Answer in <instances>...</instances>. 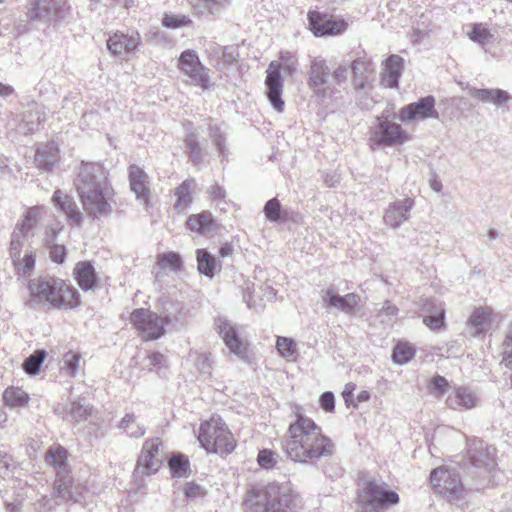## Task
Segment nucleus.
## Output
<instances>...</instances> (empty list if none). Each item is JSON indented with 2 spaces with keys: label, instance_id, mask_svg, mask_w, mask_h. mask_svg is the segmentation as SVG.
Returning <instances> with one entry per match:
<instances>
[{
  "label": "nucleus",
  "instance_id": "f257e3e1",
  "mask_svg": "<svg viewBox=\"0 0 512 512\" xmlns=\"http://www.w3.org/2000/svg\"><path fill=\"white\" fill-rule=\"evenodd\" d=\"M334 443L325 436L320 426L312 419L297 414L294 422L290 423L284 441V451L293 461L311 463L322 457L331 456Z\"/></svg>",
  "mask_w": 512,
  "mask_h": 512
},
{
  "label": "nucleus",
  "instance_id": "f03ea898",
  "mask_svg": "<svg viewBox=\"0 0 512 512\" xmlns=\"http://www.w3.org/2000/svg\"><path fill=\"white\" fill-rule=\"evenodd\" d=\"M77 192L83 209L97 218L111 212V191L104 167L97 162H82L76 178Z\"/></svg>",
  "mask_w": 512,
  "mask_h": 512
},
{
  "label": "nucleus",
  "instance_id": "7ed1b4c3",
  "mask_svg": "<svg viewBox=\"0 0 512 512\" xmlns=\"http://www.w3.org/2000/svg\"><path fill=\"white\" fill-rule=\"evenodd\" d=\"M29 301L58 309H72L79 305V294L64 280L55 277H41L28 284Z\"/></svg>",
  "mask_w": 512,
  "mask_h": 512
},
{
  "label": "nucleus",
  "instance_id": "20e7f679",
  "mask_svg": "<svg viewBox=\"0 0 512 512\" xmlns=\"http://www.w3.org/2000/svg\"><path fill=\"white\" fill-rule=\"evenodd\" d=\"M45 461L56 471L54 495L63 503L86 505L90 499V493L81 484H75L69 476L70 469L66 449L61 446L51 447L46 453Z\"/></svg>",
  "mask_w": 512,
  "mask_h": 512
},
{
  "label": "nucleus",
  "instance_id": "39448f33",
  "mask_svg": "<svg viewBox=\"0 0 512 512\" xmlns=\"http://www.w3.org/2000/svg\"><path fill=\"white\" fill-rule=\"evenodd\" d=\"M296 500L297 495L289 483H270L254 487L250 491L247 503L259 507L261 512H290L296 505Z\"/></svg>",
  "mask_w": 512,
  "mask_h": 512
},
{
  "label": "nucleus",
  "instance_id": "423d86ee",
  "mask_svg": "<svg viewBox=\"0 0 512 512\" xmlns=\"http://www.w3.org/2000/svg\"><path fill=\"white\" fill-rule=\"evenodd\" d=\"M197 439L207 453L227 455L236 447V440L219 416H212L200 424Z\"/></svg>",
  "mask_w": 512,
  "mask_h": 512
},
{
  "label": "nucleus",
  "instance_id": "0eeeda50",
  "mask_svg": "<svg viewBox=\"0 0 512 512\" xmlns=\"http://www.w3.org/2000/svg\"><path fill=\"white\" fill-rule=\"evenodd\" d=\"M399 501V495L389 490L382 480L367 478L358 483L359 512H381L389 506L397 505Z\"/></svg>",
  "mask_w": 512,
  "mask_h": 512
},
{
  "label": "nucleus",
  "instance_id": "6e6552de",
  "mask_svg": "<svg viewBox=\"0 0 512 512\" xmlns=\"http://www.w3.org/2000/svg\"><path fill=\"white\" fill-rule=\"evenodd\" d=\"M280 61H271L266 69L264 81L265 95L275 111L281 113L284 111L285 102L282 99L284 81L281 75L282 69L292 75L297 70V61L293 56L285 57L281 55Z\"/></svg>",
  "mask_w": 512,
  "mask_h": 512
},
{
  "label": "nucleus",
  "instance_id": "1a4fd4ad",
  "mask_svg": "<svg viewBox=\"0 0 512 512\" xmlns=\"http://www.w3.org/2000/svg\"><path fill=\"white\" fill-rule=\"evenodd\" d=\"M168 314L158 316L149 309H135L130 315V322L142 339L155 340L165 333V325L171 322Z\"/></svg>",
  "mask_w": 512,
  "mask_h": 512
},
{
  "label": "nucleus",
  "instance_id": "9d476101",
  "mask_svg": "<svg viewBox=\"0 0 512 512\" xmlns=\"http://www.w3.org/2000/svg\"><path fill=\"white\" fill-rule=\"evenodd\" d=\"M408 140L409 135L400 124L383 116L377 117L376 123L370 128L369 145L373 150L403 144Z\"/></svg>",
  "mask_w": 512,
  "mask_h": 512
},
{
  "label": "nucleus",
  "instance_id": "9b49d317",
  "mask_svg": "<svg viewBox=\"0 0 512 512\" xmlns=\"http://www.w3.org/2000/svg\"><path fill=\"white\" fill-rule=\"evenodd\" d=\"M164 460L162 441L159 438L147 439L137 459L134 470L135 478H143L156 473Z\"/></svg>",
  "mask_w": 512,
  "mask_h": 512
},
{
  "label": "nucleus",
  "instance_id": "f8f14e48",
  "mask_svg": "<svg viewBox=\"0 0 512 512\" xmlns=\"http://www.w3.org/2000/svg\"><path fill=\"white\" fill-rule=\"evenodd\" d=\"M70 6L63 0H31L27 6V17L31 21L49 23L66 19Z\"/></svg>",
  "mask_w": 512,
  "mask_h": 512
},
{
  "label": "nucleus",
  "instance_id": "ddd939ff",
  "mask_svg": "<svg viewBox=\"0 0 512 512\" xmlns=\"http://www.w3.org/2000/svg\"><path fill=\"white\" fill-rule=\"evenodd\" d=\"M177 67L180 72L189 78V82L202 89H209L213 83L210 78V70L205 67L196 51L187 49L178 58Z\"/></svg>",
  "mask_w": 512,
  "mask_h": 512
},
{
  "label": "nucleus",
  "instance_id": "4468645a",
  "mask_svg": "<svg viewBox=\"0 0 512 512\" xmlns=\"http://www.w3.org/2000/svg\"><path fill=\"white\" fill-rule=\"evenodd\" d=\"M430 481L450 500H461L465 497V490L460 482L459 475L454 470L447 467L436 468L431 472Z\"/></svg>",
  "mask_w": 512,
  "mask_h": 512
},
{
  "label": "nucleus",
  "instance_id": "2eb2a0df",
  "mask_svg": "<svg viewBox=\"0 0 512 512\" xmlns=\"http://www.w3.org/2000/svg\"><path fill=\"white\" fill-rule=\"evenodd\" d=\"M329 75L330 69L324 59L316 57L311 60L307 84L313 94L322 101L332 95V90L328 86Z\"/></svg>",
  "mask_w": 512,
  "mask_h": 512
},
{
  "label": "nucleus",
  "instance_id": "dca6fc26",
  "mask_svg": "<svg viewBox=\"0 0 512 512\" xmlns=\"http://www.w3.org/2000/svg\"><path fill=\"white\" fill-rule=\"evenodd\" d=\"M215 326L229 351L244 359L247 354V343L240 337L237 326L224 317H217Z\"/></svg>",
  "mask_w": 512,
  "mask_h": 512
},
{
  "label": "nucleus",
  "instance_id": "f3484780",
  "mask_svg": "<svg viewBox=\"0 0 512 512\" xmlns=\"http://www.w3.org/2000/svg\"><path fill=\"white\" fill-rule=\"evenodd\" d=\"M308 21L311 31L317 37L334 36L344 32L348 27L343 19H335L317 11L308 13Z\"/></svg>",
  "mask_w": 512,
  "mask_h": 512
},
{
  "label": "nucleus",
  "instance_id": "a211bd4d",
  "mask_svg": "<svg viewBox=\"0 0 512 512\" xmlns=\"http://www.w3.org/2000/svg\"><path fill=\"white\" fill-rule=\"evenodd\" d=\"M468 456L471 463L485 474H491L495 468V448L484 445L479 439L474 438L468 444Z\"/></svg>",
  "mask_w": 512,
  "mask_h": 512
},
{
  "label": "nucleus",
  "instance_id": "6ab92c4d",
  "mask_svg": "<svg viewBox=\"0 0 512 512\" xmlns=\"http://www.w3.org/2000/svg\"><path fill=\"white\" fill-rule=\"evenodd\" d=\"M399 118L403 122L422 121L428 118L438 119L439 114L435 109L434 97L427 96L415 103L406 105L400 109Z\"/></svg>",
  "mask_w": 512,
  "mask_h": 512
},
{
  "label": "nucleus",
  "instance_id": "aec40b11",
  "mask_svg": "<svg viewBox=\"0 0 512 512\" xmlns=\"http://www.w3.org/2000/svg\"><path fill=\"white\" fill-rule=\"evenodd\" d=\"M322 300L327 308L336 309L346 314H353L358 310L360 297L355 293H348L342 296L330 288L322 291Z\"/></svg>",
  "mask_w": 512,
  "mask_h": 512
},
{
  "label": "nucleus",
  "instance_id": "412c9836",
  "mask_svg": "<svg viewBox=\"0 0 512 512\" xmlns=\"http://www.w3.org/2000/svg\"><path fill=\"white\" fill-rule=\"evenodd\" d=\"M413 206L414 201L409 198L391 203L385 211L384 223L391 228H398L409 219Z\"/></svg>",
  "mask_w": 512,
  "mask_h": 512
},
{
  "label": "nucleus",
  "instance_id": "4be33fe9",
  "mask_svg": "<svg viewBox=\"0 0 512 512\" xmlns=\"http://www.w3.org/2000/svg\"><path fill=\"white\" fill-rule=\"evenodd\" d=\"M352 84L356 89L365 90L369 86V78L375 71L373 62L366 57L356 58L351 63Z\"/></svg>",
  "mask_w": 512,
  "mask_h": 512
},
{
  "label": "nucleus",
  "instance_id": "5701e85b",
  "mask_svg": "<svg viewBox=\"0 0 512 512\" xmlns=\"http://www.w3.org/2000/svg\"><path fill=\"white\" fill-rule=\"evenodd\" d=\"M140 43L138 33L126 35L121 32L115 33L107 40L108 50L114 55L128 54L136 50Z\"/></svg>",
  "mask_w": 512,
  "mask_h": 512
},
{
  "label": "nucleus",
  "instance_id": "b1692460",
  "mask_svg": "<svg viewBox=\"0 0 512 512\" xmlns=\"http://www.w3.org/2000/svg\"><path fill=\"white\" fill-rule=\"evenodd\" d=\"M129 182L131 191L135 194L136 198L147 204L150 194L148 176L137 165H131L129 167Z\"/></svg>",
  "mask_w": 512,
  "mask_h": 512
},
{
  "label": "nucleus",
  "instance_id": "393cba45",
  "mask_svg": "<svg viewBox=\"0 0 512 512\" xmlns=\"http://www.w3.org/2000/svg\"><path fill=\"white\" fill-rule=\"evenodd\" d=\"M447 405L455 410L472 409L479 403V398L471 389L463 386L454 387L447 398Z\"/></svg>",
  "mask_w": 512,
  "mask_h": 512
},
{
  "label": "nucleus",
  "instance_id": "a878e982",
  "mask_svg": "<svg viewBox=\"0 0 512 512\" xmlns=\"http://www.w3.org/2000/svg\"><path fill=\"white\" fill-rule=\"evenodd\" d=\"M73 276L84 291L93 290L97 286L98 277L90 261L78 262L73 269Z\"/></svg>",
  "mask_w": 512,
  "mask_h": 512
},
{
  "label": "nucleus",
  "instance_id": "bb28decb",
  "mask_svg": "<svg viewBox=\"0 0 512 512\" xmlns=\"http://www.w3.org/2000/svg\"><path fill=\"white\" fill-rule=\"evenodd\" d=\"M186 226L191 232L207 236L216 232L218 224L212 217L210 212H201L192 214L186 221Z\"/></svg>",
  "mask_w": 512,
  "mask_h": 512
},
{
  "label": "nucleus",
  "instance_id": "cd10ccee",
  "mask_svg": "<svg viewBox=\"0 0 512 512\" xmlns=\"http://www.w3.org/2000/svg\"><path fill=\"white\" fill-rule=\"evenodd\" d=\"M496 314L490 307H477L469 316L468 323L475 329L474 336L486 333L495 322Z\"/></svg>",
  "mask_w": 512,
  "mask_h": 512
},
{
  "label": "nucleus",
  "instance_id": "c85d7f7f",
  "mask_svg": "<svg viewBox=\"0 0 512 512\" xmlns=\"http://www.w3.org/2000/svg\"><path fill=\"white\" fill-rule=\"evenodd\" d=\"M59 160L58 145L51 141L38 147L34 162L41 171H49Z\"/></svg>",
  "mask_w": 512,
  "mask_h": 512
},
{
  "label": "nucleus",
  "instance_id": "c756f323",
  "mask_svg": "<svg viewBox=\"0 0 512 512\" xmlns=\"http://www.w3.org/2000/svg\"><path fill=\"white\" fill-rule=\"evenodd\" d=\"M403 59L398 55L389 56L385 63L382 74V83L386 87L396 88L403 70Z\"/></svg>",
  "mask_w": 512,
  "mask_h": 512
},
{
  "label": "nucleus",
  "instance_id": "7c9ffc66",
  "mask_svg": "<svg viewBox=\"0 0 512 512\" xmlns=\"http://www.w3.org/2000/svg\"><path fill=\"white\" fill-rule=\"evenodd\" d=\"M424 311L429 312L430 315L425 316L423 319L424 324L431 330L439 329L444 324L445 308L444 304L432 299H425L422 304Z\"/></svg>",
  "mask_w": 512,
  "mask_h": 512
},
{
  "label": "nucleus",
  "instance_id": "2f4dec72",
  "mask_svg": "<svg viewBox=\"0 0 512 512\" xmlns=\"http://www.w3.org/2000/svg\"><path fill=\"white\" fill-rule=\"evenodd\" d=\"M52 200L55 206H57L59 210L66 215L68 220L77 225L81 223L82 215L71 197L64 194L61 190H56L53 194Z\"/></svg>",
  "mask_w": 512,
  "mask_h": 512
},
{
  "label": "nucleus",
  "instance_id": "473e14b6",
  "mask_svg": "<svg viewBox=\"0 0 512 512\" xmlns=\"http://www.w3.org/2000/svg\"><path fill=\"white\" fill-rule=\"evenodd\" d=\"M467 92L471 97L484 103H492L495 105H501L510 99V95L501 89H477L475 87H468Z\"/></svg>",
  "mask_w": 512,
  "mask_h": 512
},
{
  "label": "nucleus",
  "instance_id": "72a5a7b5",
  "mask_svg": "<svg viewBox=\"0 0 512 512\" xmlns=\"http://www.w3.org/2000/svg\"><path fill=\"white\" fill-rule=\"evenodd\" d=\"M197 268L200 274L213 278L221 269V262L206 249L196 250Z\"/></svg>",
  "mask_w": 512,
  "mask_h": 512
},
{
  "label": "nucleus",
  "instance_id": "f704fd0d",
  "mask_svg": "<svg viewBox=\"0 0 512 512\" xmlns=\"http://www.w3.org/2000/svg\"><path fill=\"white\" fill-rule=\"evenodd\" d=\"M196 187V182L193 179L185 180L175 190L176 202L175 208L179 211L186 210L190 207L193 201V191Z\"/></svg>",
  "mask_w": 512,
  "mask_h": 512
},
{
  "label": "nucleus",
  "instance_id": "c9c22d12",
  "mask_svg": "<svg viewBox=\"0 0 512 512\" xmlns=\"http://www.w3.org/2000/svg\"><path fill=\"white\" fill-rule=\"evenodd\" d=\"M118 428L130 438H141L146 429L137 421L133 413H127L119 422Z\"/></svg>",
  "mask_w": 512,
  "mask_h": 512
},
{
  "label": "nucleus",
  "instance_id": "e433bc0d",
  "mask_svg": "<svg viewBox=\"0 0 512 512\" xmlns=\"http://www.w3.org/2000/svg\"><path fill=\"white\" fill-rule=\"evenodd\" d=\"M3 400L6 406L12 409H21L27 406L29 396L19 387H9L3 393Z\"/></svg>",
  "mask_w": 512,
  "mask_h": 512
},
{
  "label": "nucleus",
  "instance_id": "4c0bfd02",
  "mask_svg": "<svg viewBox=\"0 0 512 512\" xmlns=\"http://www.w3.org/2000/svg\"><path fill=\"white\" fill-rule=\"evenodd\" d=\"M229 0H188L194 13L200 16L218 12Z\"/></svg>",
  "mask_w": 512,
  "mask_h": 512
},
{
  "label": "nucleus",
  "instance_id": "58836bf2",
  "mask_svg": "<svg viewBox=\"0 0 512 512\" xmlns=\"http://www.w3.org/2000/svg\"><path fill=\"white\" fill-rule=\"evenodd\" d=\"M45 213L46 209L43 206L31 207L27 210L24 218L16 226L29 234Z\"/></svg>",
  "mask_w": 512,
  "mask_h": 512
},
{
  "label": "nucleus",
  "instance_id": "ea45409f",
  "mask_svg": "<svg viewBox=\"0 0 512 512\" xmlns=\"http://www.w3.org/2000/svg\"><path fill=\"white\" fill-rule=\"evenodd\" d=\"M276 350L286 360H295L298 356L297 343L289 337L277 336Z\"/></svg>",
  "mask_w": 512,
  "mask_h": 512
},
{
  "label": "nucleus",
  "instance_id": "a19ab883",
  "mask_svg": "<svg viewBox=\"0 0 512 512\" xmlns=\"http://www.w3.org/2000/svg\"><path fill=\"white\" fill-rule=\"evenodd\" d=\"M468 37L475 43L485 47L486 45L495 41V36L489 29L483 24H474L471 31L468 33Z\"/></svg>",
  "mask_w": 512,
  "mask_h": 512
},
{
  "label": "nucleus",
  "instance_id": "79ce46f5",
  "mask_svg": "<svg viewBox=\"0 0 512 512\" xmlns=\"http://www.w3.org/2000/svg\"><path fill=\"white\" fill-rule=\"evenodd\" d=\"M415 355L414 347L406 342L398 343L392 353V360L398 365H404L408 363Z\"/></svg>",
  "mask_w": 512,
  "mask_h": 512
},
{
  "label": "nucleus",
  "instance_id": "37998d69",
  "mask_svg": "<svg viewBox=\"0 0 512 512\" xmlns=\"http://www.w3.org/2000/svg\"><path fill=\"white\" fill-rule=\"evenodd\" d=\"M157 264L160 269L176 272L180 270L182 260L179 254L175 252H168L158 256Z\"/></svg>",
  "mask_w": 512,
  "mask_h": 512
},
{
  "label": "nucleus",
  "instance_id": "c03bdc74",
  "mask_svg": "<svg viewBox=\"0 0 512 512\" xmlns=\"http://www.w3.org/2000/svg\"><path fill=\"white\" fill-rule=\"evenodd\" d=\"M90 413L91 408L88 405L81 401H72L65 417L70 421L80 422L85 420Z\"/></svg>",
  "mask_w": 512,
  "mask_h": 512
},
{
  "label": "nucleus",
  "instance_id": "a18cd8bd",
  "mask_svg": "<svg viewBox=\"0 0 512 512\" xmlns=\"http://www.w3.org/2000/svg\"><path fill=\"white\" fill-rule=\"evenodd\" d=\"M46 357L44 350H37L30 355L23 363L24 371L29 375L38 374L40 367Z\"/></svg>",
  "mask_w": 512,
  "mask_h": 512
},
{
  "label": "nucleus",
  "instance_id": "49530a36",
  "mask_svg": "<svg viewBox=\"0 0 512 512\" xmlns=\"http://www.w3.org/2000/svg\"><path fill=\"white\" fill-rule=\"evenodd\" d=\"M169 468L176 477H183L189 468L188 460L183 455L173 456L169 461Z\"/></svg>",
  "mask_w": 512,
  "mask_h": 512
},
{
  "label": "nucleus",
  "instance_id": "de8ad7c7",
  "mask_svg": "<svg viewBox=\"0 0 512 512\" xmlns=\"http://www.w3.org/2000/svg\"><path fill=\"white\" fill-rule=\"evenodd\" d=\"M80 355L74 352H68L63 357L62 369L69 375L75 376L80 367Z\"/></svg>",
  "mask_w": 512,
  "mask_h": 512
},
{
  "label": "nucleus",
  "instance_id": "09e8293b",
  "mask_svg": "<svg viewBox=\"0 0 512 512\" xmlns=\"http://www.w3.org/2000/svg\"><path fill=\"white\" fill-rule=\"evenodd\" d=\"M397 314L398 308L390 301H385L377 316L380 318L381 322L392 324L395 322Z\"/></svg>",
  "mask_w": 512,
  "mask_h": 512
},
{
  "label": "nucleus",
  "instance_id": "8fccbe9b",
  "mask_svg": "<svg viewBox=\"0 0 512 512\" xmlns=\"http://www.w3.org/2000/svg\"><path fill=\"white\" fill-rule=\"evenodd\" d=\"M264 213L269 221L277 222L281 217L280 202L276 198L269 200L264 206Z\"/></svg>",
  "mask_w": 512,
  "mask_h": 512
},
{
  "label": "nucleus",
  "instance_id": "3c124183",
  "mask_svg": "<svg viewBox=\"0 0 512 512\" xmlns=\"http://www.w3.org/2000/svg\"><path fill=\"white\" fill-rule=\"evenodd\" d=\"M186 152L194 162H198L201 159V150L197 137L194 134H191L186 139Z\"/></svg>",
  "mask_w": 512,
  "mask_h": 512
},
{
  "label": "nucleus",
  "instance_id": "603ef678",
  "mask_svg": "<svg viewBox=\"0 0 512 512\" xmlns=\"http://www.w3.org/2000/svg\"><path fill=\"white\" fill-rule=\"evenodd\" d=\"M258 463L265 469L272 468L277 462V454L271 450H261L258 454Z\"/></svg>",
  "mask_w": 512,
  "mask_h": 512
},
{
  "label": "nucleus",
  "instance_id": "864d4df0",
  "mask_svg": "<svg viewBox=\"0 0 512 512\" xmlns=\"http://www.w3.org/2000/svg\"><path fill=\"white\" fill-rule=\"evenodd\" d=\"M19 273L22 275L29 274L35 265V256L30 253L26 254L23 259H17L16 264Z\"/></svg>",
  "mask_w": 512,
  "mask_h": 512
},
{
  "label": "nucleus",
  "instance_id": "5fc2aeb1",
  "mask_svg": "<svg viewBox=\"0 0 512 512\" xmlns=\"http://www.w3.org/2000/svg\"><path fill=\"white\" fill-rule=\"evenodd\" d=\"M49 248L50 259L58 264H62L66 257V248L64 245L52 243L47 245Z\"/></svg>",
  "mask_w": 512,
  "mask_h": 512
},
{
  "label": "nucleus",
  "instance_id": "6e6d98bb",
  "mask_svg": "<svg viewBox=\"0 0 512 512\" xmlns=\"http://www.w3.org/2000/svg\"><path fill=\"white\" fill-rule=\"evenodd\" d=\"M12 459L7 454L0 453V478L7 479L13 476Z\"/></svg>",
  "mask_w": 512,
  "mask_h": 512
},
{
  "label": "nucleus",
  "instance_id": "4d7b16f0",
  "mask_svg": "<svg viewBox=\"0 0 512 512\" xmlns=\"http://www.w3.org/2000/svg\"><path fill=\"white\" fill-rule=\"evenodd\" d=\"M349 68L350 66L347 62H341L333 71L332 77L337 84L341 85L342 83L347 81L349 75Z\"/></svg>",
  "mask_w": 512,
  "mask_h": 512
},
{
  "label": "nucleus",
  "instance_id": "13d9d810",
  "mask_svg": "<svg viewBox=\"0 0 512 512\" xmlns=\"http://www.w3.org/2000/svg\"><path fill=\"white\" fill-rule=\"evenodd\" d=\"M198 370L203 374H210L212 369V361L210 355L199 354L196 360Z\"/></svg>",
  "mask_w": 512,
  "mask_h": 512
},
{
  "label": "nucleus",
  "instance_id": "bf43d9fd",
  "mask_svg": "<svg viewBox=\"0 0 512 512\" xmlns=\"http://www.w3.org/2000/svg\"><path fill=\"white\" fill-rule=\"evenodd\" d=\"M320 406L323 410H325L326 412H332L334 411V408H335V398H334V394L332 392H324L321 396H320Z\"/></svg>",
  "mask_w": 512,
  "mask_h": 512
},
{
  "label": "nucleus",
  "instance_id": "052dcab7",
  "mask_svg": "<svg viewBox=\"0 0 512 512\" xmlns=\"http://www.w3.org/2000/svg\"><path fill=\"white\" fill-rule=\"evenodd\" d=\"M41 124V119L38 116L36 120L34 119H25L20 125L19 130L24 134L33 133L35 130L38 129L39 125Z\"/></svg>",
  "mask_w": 512,
  "mask_h": 512
},
{
  "label": "nucleus",
  "instance_id": "680f3d73",
  "mask_svg": "<svg viewBox=\"0 0 512 512\" xmlns=\"http://www.w3.org/2000/svg\"><path fill=\"white\" fill-rule=\"evenodd\" d=\"M147 361H148V366L150 368L160 369L161 367L165 366V364H166L165 356L159 352H154V353L150 354L147 357Z\"/></svg>",
  "mask_w": 512,
  "mask_h": 512
},
{
  "label": "nucleus",
  "instance_id": "e2e57ef3",
  "mask_svg": "<svg viewBox=\"0 0 512 512\" xmlns=\"http://www.w3.org/2000/svg\"><path fill=\"white\" fill-rule=\"evenodd\" d=\"M188 21L189 20H187L186 17L178 18L173 15H165L162 20V23L165 27L168 28H178L187 23Z\"/></svg>",
  "mask_w": 512,
  "mask_h": 512
},
{
  "label": "nucleus",
  "instance_id": "0e129e2a",
  "mask_svg": "<svg viewBox=\"0 0 512 512\" xmlns=\"http://www.w3.org/2000/svg\"><path fill=\"white\" fill-rule=\"evenodd\" d=\"M185 494L188 498L196 499L203 497L205 495V491L201 486L195 483H188L185 487Z\"/></svg>",
  "mask_w": 512,
  "mask_h": 512
},
{
  "label": "nucleus",
  "instance_id": "69168bd1",
  "mask_svg": "<svg viewBox=\"0 0 512 512\" xmlns=\"http://www.w3.org/2000/svg\"><path fill=\"white\" fill-rule=\"evenodd\" d=\"M63 226L61 224H55L48 226L45 230V243L46 245H50L55 243L56 235L62 230Z\"/></svg>",
  "mask_w": 512,
  "mask_h": 512
},
{
  "label": "nucleus",
  "instance_id": "338daca9",
  "mask_svg": "<svg viewBox=\"0 0 512 512\" xmlns=\"http://www.w3.org/2000/svg\"><path fill=\"white\" fill-rule=\"evenodd\" d=\"M433 389L439 396H442L448 387L447 380L442 376H435L431 381Z\"/></svg>",
  "mask_w": 512,
  "mask_h": 512
},
{
  "label": "nucleus",
  "instance_id": "774afa93",
  "mask_svg": "<svg viewBox=\"0 0 512 512\" xmlns=\"http://www.w3.org/2000/svg\"><path fill=\"white\" fill-rule=\"evenodd\" d=\"M208 193L210 194L213 200L219 201L217 206H220L221 201L224 200V198L226 197V191L224 190V188L217 184L212 185L209 188Z\"/></svg>",
  "mask_w": 512,
  "mask_h": 512
}]
</instances>
